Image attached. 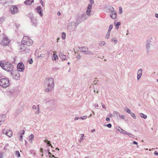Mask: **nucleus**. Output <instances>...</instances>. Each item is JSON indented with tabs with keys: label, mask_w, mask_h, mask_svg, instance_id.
<instances>
[{
	"label": "nucleus",
	"mask_w": 158,
	"mask_h": 158,
	"mask_svg": "<svg viewBox=\"0 0 158 158\" xmlns=\"http://www.w3.org/2000/svg\"><path fill=\"white\" fill-rule=\"evenodd\" d=\"M37 12L39 14L40 16L43 15V9L41 6H39L36 8Z\"/></svg>",
	"instance_id": "dca6fc26"
},
{
	"label": "nucleus",
	"mask_w": 158,
	"mask_h": 158,
	"mask_svg": "<svg viewBox=\"0 0 158 158\" xmlns=\"http://www.w3.org/2000/svg\"><path fill=\"white\" fill-rule=\"evenodd\" d=\"M45 57V54L44 53V54H42L40 55L39 56H38V57L39 58L40 57H41V58H44Z\"/></svg>",
	"instance_id": "58836bf2"
},
{
	"label": "nucleus",
	"mask_w": 158,
	"mask_h": 158,
	"mask_svg": "<svg viewBox=\"0 0 158 158\" xmlns=\"http://www.w3.org/2000/svg\"><path fill=\"white\" fill-rule=\"evenodd\" d=\"M78 119H80V118H77V117H75L74 118V120H78Z\"/></svg>",
	"instance_id": "680f3d73"
},
{
	"label": "nucleus",
	"mask_w": 158,
	"mask_h": 158,
	"mask_svg": "<svg viewBox=\"0 0 158 158\" xmlns=\"http://www.w3.org/2000/svg\"><path fill=\"white\" fill-rule=\"evenodd\" d=\"M44 53L45 54V56L46 57V59H48L50 55L52 54V52L50 51H44Z\"/></svg>",
	"instance_id": "a211bd4d"
},
{
	"label": "nucleus",
	"mask_w": 158,
	"mask_h": 158,
	"mask_svg": "<svg viewBox=\"0 0 158 158\" xmlns=\"http://www.w3.org/2000/svg\"><path fill=\"white\" fill-rule=\"evenodd\" d=\"M131 115V116L135 119H136V117L135 116V114L132 112H131V113L130 114Z\"/></svg>",
	"instance_id": "ea45409f"
},
{
	"label": "nucleus",
	"mask_w": 158,
	"mask_h": 158,
	"mask_svg": "<svg viewBox=\"0 0 158 158\" xmlns=\"http://www.w3.org/2000/svg\"><path fill=\"white\" fill-rule=\"evenodd\" d=\"M94 106L95 108H97L98 107V104H96Z\"/></svg>",
	"instance_id": "69168bd1"
},
{
	"label": "nucleus",
	"mask_w": 158,
	"mask_h": 158,
	"mask_svg": "<svg viewBox=\"0 0 158 158\" xmlns=\"http://www.w3.org/2000/svg\"><path fill=\"white\" fill-rule=\"evenodd\" d=\"M10 12L12 14L14 15L17 14L19 12V10L16 6H13L10 8Z\"/></svg>",
	"instance_id": "6e6552de"
},
{
	"label": "nucleus",
	"mask_w": 158,
	"mask_h": 158,
	"mask_svg": "<svg viewBox=\"0 0 158 158\" xmlns=\"http://www.w3.org/2000/svg\"><path fill=\"white\" fill-rule=\"evenodd\" d=\"M59 56L62 60H68L69 58L68 56L64 55L62 52H60L59 54Z\"/></svg>",
	"instance_id": "f8f14e48"
},
{
	"label": "nucleus",
	"mask_w": 158,
	"mask_h": 158,
	"mask_svg": "<svg viewBox=\"0 0 158 158\" xmlns=\"http://www.w3.org/2000/svg\"><path fill=\"white\" fill-rule=\"evenodd\" d=\"M33 60L32 59H31L29 60V63L30 64H32V63Z\"/></svg>",
	"instance_id": "6e6d98bb"
},
{
	"label": "nucleus",
	"mask_w": 158,
	"mask_h": 158,
	"mask_svg": "<svg viewBox=\"0 0 158 158\" xmlns=\"http://www.w3.org/2000/svg\"><path fill=\"white\" fill-rule=\"evenodd\" d=\"M87 117V116H83L82 117H80V119H85Z\"/></svg>",
	"instance_id": "c03bdc74"
},
{
	"label": "nucleus",
	"mask_w": 158,
	"mask_h": 158,
	"mask_svg": "<svg viewBox=\"0 0 158 158\" xmlns=\"http://www.w3.org/2000/svg\"><path fill=\"white\" fill-rule=\"evenodd\" d=\"M78 24L75 21H73L69 23L68 26V29L70 31H73L76 30Z\"/></svg>",
	"instance_id": "39448f33"
},
{
	"label": "nucleus",
	"mask_w": 158,
	"mask_h": 158,
	"mask_svg": "<svg viewBox=\"0 0 158 158\" xmlns=\"http://www.w3.org/2000/svg\"><path fill=\"white\" fill-rule=\"evenodd\" d=\"M50 143H51L50 141H48V142L47 143V144H48V145H49V146H51L52 148V146L51 145Z\"/></svg>",
	"instance_id": "864d4df0"
},
{
	"label": "nucleus",
	"mask_w": 158,
	"mask_h": 158,
	"mask_svg": "<svg viewBox=\"0 0 158 158\" xmlns=\"http://www.w3.org/2000/svg\"><path fill=\"white\" fill-rule=\"evenodd\" d=\"M25 133V131L23 130H22L21 132H20V133H21L22 135H23Z\"/></svg>",
	"instance_id": "4d7b16f0"
},
{
	"label": "nucleus",
	"mask_w": 158,
	"mask_h": 158,
	"mask_svg": "<svg viewBox=\"0 0 158 158\" xmlns=\"http://www.w3.org/2000/svg\"><path fill=\"white\" fill-rule=\"evenodd\" d=\"M20 138H19V140H22V139H23V135H22L21 133H20Z\"/></svg>",
	"instance_id": "5fc2aeb1"
},
{
	"label": "nucleus",
	"mask_w": 158,
	"mask_h": 158,
	"mask_svg": "<svg viewBox=\"0 0 158 158\" xmlns=\"http://www.w3.org/2000/svg\"><path fill=\"white\" fill-rule=\"evenodd\" d=\"M10 84L9 81L7 78H3L0 80V86L4 88H6Z\"/></svg>",
	"instance_id": "20e7f679"
},
{
	"label": "nucleus",
	"mask_w": 158,
	"mask_h": 158,
	"mask_svg": "<svg viewBox=\"0 0 158 158\" xmlns=\"http://www.w3.org/2000/svg\"><path fill=\"white\" fill-rule=\"evenodd\" d=\"M154 154L155 155L158 156V152L156 151L154 152Z\"/></svg>",
	"instance_id": "052dcab7"
},
{
	"label": "nucleus",
	"mask_w": 158,
	"mask_h": 158,
	"mask_svg": "<svg viewBox=\"0 0 158 158\" xmlns=\"http://www.w3.org/2000/svg\"><path fill=\"white\" fill-rule=\"evenodd\" d=\"M110 10L111 12L110 15V17L113 19H115L117 16L116 11L114 10V9L113 7H111L110 8Z\"/></svg>",
	"instance_id": "0eeeda50"
},
{
	"label": "nucleus",
	"mask_w": 158,
	"mask_h": 158,
	"mask_svg": "<svg viewBox=\"0 0 158 158\" xmlns=\"http://www.w3.org/2000/svg\"><path fill=\"white\" fill-rule=\"evenodd\" d=\"M114 114L116 115L117 116H120V115L119 114L117 111H114Z\"/></svg>",
	"instance_id": "37998d69"
},
{
	"label": "nucleus",
	"mask_w": 158,
	"mask_h": 158,
	"mask_svg": "<svg viewBox=\"0 0 158 158\" xmlns=\"http://www.w3.org/2000/svg\"><path fill=\"white\" fill-rule=\"evenodd\" d=\"M106 126L108 127H109V128H111V127H112V125L110 123H109Z\"/></svg>",
	"instance_id": "8fccbe9b"
},
{
	"label": "nucleus",
	"mask_w": 158,
	"mask_h": 158,
	"mask_svg": "<svg viewBox=\"0 0 158 158\" xmlns=\"http://www.w3.org/2000/svg\"><path fill=\"white\" fill-rule=\"evenodd\" d=\"M5 18L4 17L0 18V24H2L5 21Z\"/></svg>",
	"instance_id": "a878e982"
},
{
	"label": "nucleus",
	"mask_w": 158,
	"mask_h": 158,
	"mask_svg": "<svg viewBox=\"0 0 158 158\" xmlns=\"http://www.w3.org/2000/svg\"><path fill=\"white\" fill-rule=\"evenodd\" d=\"M82 136L80 138V139L79 141V142L81 143L82 140L84 139V134H81Z\"/></svg>",
	"instance_id": "e433bc0d"
},
{
	"label": "nucleus",
	"mask_w": 158,
	"mask_h": 158,
	"mask_svg": "<svg viewBox=\"0 0 158 158\" xmlns=\"http://www.w3.org/2000/svg\"><path fill=\"white\" fill-rule=\"evenodd\" d=\"M2 132L3 134L6 135L8 137H11L12 135V132L11 131L7 130H5V129L2 130Z\"/></svg>",
	"instance_id": "9d476101"
},
{
	"label": "nucleus",
	"mask_w": 158,
	"mask_h": 158,
	"mask_svg": "<svg viewBox=\"0 0 158 158\" xmlns=\"http://www.w3.org/2000/svg\"><path fill=\"white\" fill-rule=\"evenodd\" d=\"M121 24V23L120 22H118L115 25L116 28V29H118L119 28V26Z\"/></svg>",
	"instance_id": "f704fd0d"
},
{
	"label": "nucleus",
	"mask_w": 158,
	"mask_h": 158,
	"mask_svg": "<svg viewBox=\"0 0 158 158\" xmlns=\"http://www.w3.org/2000/svg\"><path fill=\"white\" fill-rule=\"evenodd\" d=\"M39 105H38V110H37V111L36 112V113L37 114H39L40 113V109L39 107Z\"/></svg>",
	"instance_id": "09e8293b"
},
{
	"label": "nucleus",
	"mask_w": 158,
	"mask_h": 158,
	"mask_svg": "<svg viewBox=\"0 0 158 158\" xmlns=\"http://www.w3.org/2000/svg\"><path fill=\"white\" fill-rule=\"evenodd\" d=\"M119 13L120 14H122L123 13L122 8L121 6L119 7Z\"/></svg>",
	"instance_id": "79ce46f5"
},
{
	"label": "nucleus",
	"mask_w": 158,
	"mask_h": 158,
	"mask_svg": "<svg viewBox=\"0 0 158 158\" xmlns=\"http://www.w3.org/2000/svg\"><path fill=\"white\" fill-rule=\"evenodd\" d=\"M82 18H83V20H86L87 19V18L86 17V15L85 14H83L81 15Z\"/></svg>",
	"instance_id": "c756f323"
},
{
	"label": "nucleus",
	"mask_w": 158,
	"mask_h": 158,
	"mask_svg": "<svg viewBox=\"0 0 158 158\" xmlns=\"http://www.w3.org/2000/svg\"><path fill=\"white\" fill-rule=\"evenodd\" d=\"M31 20L34 26H35L37 24L38 22L37 20L36 19L33 18Z\"/></svg>",
	"instance_id": "5701e85b"
},
{
	"label": "nucleus",
	"mask_w": 158,
	"mask_h": 158,
	"mask_svg": "<svg viewBox=\"0 0 158 158\" xmlns=\"http://www.w3.org/2000/svg\"><path fill=\"white\" fill-rule=\"evenodd\" d=\"M17 68L19 72H23L24 70V66L22 63H19L17 65Z\"/></svg>",
	"instance_id": "9b49d317"
},
{
	"label": "nucleus",
	"mask_w": 158,
	"mask_h": 158,
	"mask_svg": "<svg viewBox=\"0 0 158 158\" xmlns=\"http://www.w3.org/2000/svg\"><path fill=\"white\" fill-rule=\"evenodd\" d=\"M6 117V115L5 114L0 115V126L4 123Z\"/></svg>",
	"instance_id": "ddd939ff"
},
{
	"label": "nucleus",
	"mask_w": 158,
	"mask_h": 158,
	"mask_svg": "<svg viewBox=\"0 0 158 158\" xmlns=\"http://www.w3.org/2000/svg\"><path fill=\"white\" fill-rule=\"evenodd\" d=\"M116 129L119 132L123 134H128V132H127L125 131L123 129L118 126H117L116 127Z\"/></svg>",
	"instance_id": "4468645a"
},
{
	"label": "nucleus",
	"mask_w": 158,
	"mask_h": 158,
	"mask_svg": "<svg viewBox=\"0 0 158 158\" xmlns=\"http://www.w3.org/2000/svg\"><path fill=\"white\" fill-rule=\"evenodd\" d=\"M28 17L30 18L31 19V20L33 18V14L32 13H30L28 15Z\"/></svg>",
	"instance_id": "c9c22d12"
},
{
	"label": "nucleus",
	"mask_w": 158,
	"mask_h": 158,
	"mask_svg": "<svg viewBox=\"0 0 158 158\" xmlns=\"http://www.w3.org/2000/svg\"><path fill=\"white\" fill-rule=\"evenodd\" d=\"M85 54H89V55H92L93 54V53L91 52L90 51H87V52H86Z\"/></svg>",
	"instance_id": "49530a36"
},
{
	"label": "nucleus",
	"mask_w": 158,
	"mask_h": 158,
	"mask_svg": "<svg viewBox=\"0 0 158 158\" xmlns=\"http://www.w3.org/2000/svg\"><path fill=\"white\" fill-rule=\"evenodd\" d=\"M124 110L126 112L129 114H130L131 112L130 110L127 107H126L125 108Z\"/></svg>",
	"instance_id": "c85d7f7f"
},
{
	"label": "nucleus",
	"mask_w": 158,
	"mask_h": 158,
	"mask_svg": "<svg viewBox=\"0 0 158 158\" xmlns=\"http://www.w3.org/2000/svg\"><path fill=\"white\" fill-rule=\"evenodd\" d=\"M32 108L33 109H36V107L35 105H33L32 107Z\"/></svg>",
	"instance_id": "bf43d9fd"
},
{
	"label": "nucleus",
	"mask_w": 158,
	"mask_h": 158,
	"mask_svg": "<svg viewBox=\"0 0 158 158\" xmlns=\"http://www.w3.org/2000/svg\"><path fill=\"white\" fill-rule=\"evenodd\" d=\"M34 2L33 0H26L25 2L27 5H29L31 4V3Z\"/></svg>",
	"instance_id": "4be33fe9"
},
{
	"label": "nucleus",
	"mask_w": 158,
	"mask_h": 158,
	"mask_svg": "<svg viewBox=\"0 0 158 158\" xmlns=\"http://www.w3.org/2000/svg\"><path fill=\"white\" fill-rule=\"evenodd\" d=\"M106 120L107 121H109L110 120V119L109 118L107 117L106 118Z\"/></svg>",
	"instance_id": "e2e57ef3"
},
{
	"label": "nucleus",
	"mask_w": 158,
	"mask_h": 158,
	"mask_svg": "<svg viewBox=\"0 0 158 158\" xmlns=\"http://www.w3.org/2000/svg\"><path fill=\"white\" fill-rule=\"evenodd\" d=\"M0 65L3 69L8 72H12L13 71L14 66L9 62L0 63Z\"/></svg>",
	"instance_id": "f03ea898"
},
{
	"label": "nucleus",
	"mask_w": 158,
	"mask_h": 158,
	"mask_svg": "<svg viewBox=\"0 0 158 158\" xmlns=\"http://www.w3.org/2000/svg\"><path fill=\"white\" fill-rule=\"evenodd\" d=\"M9 40L6 37H4L2 41V44L6 46L8 45Z\"/></svg>",
	"instance_id": "6ab92c4d"
},
{
	"label": "nucleus",
	"mask_w": 158,
	"mask_h": 158,
	"mask_svg": "<svg viewBox=\"0 0 158 158\" xmlns=\"http://www.w3.org/2000/svg\"><path fill=\"white\" fill-rule=\"evenodd\" d=\"M66 36V34L65 33L63 32L61 34V38L63 40L65 39Z\"/></svg>",
	"instance_id": "bb28decb"
},
{
	"label": "nucleus",
	"mask_w": 158,
	"mask_h": 158,
	"mask_svg": "<svg viewBox=\"0 0 158 158\" xmlns=\"http://www.w3.org/2000/svg\"><path fill=\"white\" fill-rule=\"evenodd\" d=\"M155 16L156 18H158V14L157 13H156L155 14Z\"/></svg>",
	"instance_id": "0e129e2a"
},
{
	"label": "nucleus",
	"mask_w": 158,
	"mask_h": 158,
	"mask_svg": "<svg viewBox=\"0 0 158 158\" xmlns=\"http://www.w3.org/2000/svg\"><path fill=\"white\" fill-rule=\"evenodd\" d=\"M15 155L18 157H19L20 156V155L19 151H16L15 152Z\"/></svg>",
	"instance_id": "72a5a7b5"
},
{
	"label": "nucleus",
	"mask_w": 158,
	"mask_h": 158,
	"mask_svg": "<svg viewBox=\"0 0 158 158\" xmlns=\"http://www.w3.org/2000/svg\"><path fill=\"white\" fill-rule=\"evenodd\" d=\"M2 157H3V154H2V153L0 155V158H2Z\"/></svg>",
	"instance_id": "338daca9"
},
{
	"label": "nucleus",
	"mask_w": 158,
	"mask_h": 158,
	"mask_svg": "<svg viewBox=\"0 0 158 158\" xmlns=\"http://www.w3.org/2000/svg\"><path fill=\"white\" fill-rule=\"evenodd\" d=\"M102 104V107H103V108H104V109H106V106H105L104 104H103V103H102V104Z\"/></svg>",
	"instance_id": "603ef678"
},
{
	"label": "nucleus",
	"mask_w": 158,
	"mask_h": 158,
	"mask_svg": "<svg viewBox=\"0 0 158 158\" xmlns=\"http://www.w3.org/2000/svg\"><path fill=\"white\" fill-rule=\"evenodd\" d=\"M20 49L22 52H24L26 54L29 53L30 51L29 48L26 47L25 46L23 45H21Z\"/></svg>",
	"instance_id": "1a4fd4ad"
},
{
	"label": "nucleus",
	"mask_w": 158,
	"mask_h": 158,
	"mask_svg": "<svg viewBox=\"0 0 158 158\" xmlns=\"http://www.w3.org/2000/svg\"><path fill=\"white\" fill-rule=\"evenodd\" d=\"M79 49L81 52H85V54L86 52L88 51V48L85 47H80Z\"/></svg>",
	"instance_id": "412c9836"
},
{
	"label": "nucleus",
	"mask_w": 158,
	"mask_h": 158,
	"mask_svg": "<svg viewBox=\"0 0 158 158\" xmlns=\"http://www.w3.org/2000/svg\"><path fill=\"white\" fill-rule=\"evenodd\" d=\"M111 41L112 42H114V44H117L118 42V40L117 38H113L111 40Z\"/></svg>",
	"instance_id": "473e14b6"
},
{
	"label": "nucleus",
	"mask_w": 158,
	"mask_h": 158,
	"mask_svg": "<svg viewBox=\"0 0 158 158\" xmlns=\"http://www.w3.org/2000/svg\"><path fill=\"white\" fill-rule=\"evenodd\" d=\"M34 137V135L33 134H31L29 136V139L30 140H31Z\"/></svg>",
	"instance_id": "de8ad7c7"
},
{
	"label": "nucleus",
	"mask_w": 158,
	"mask_h": 158,
	"mask_svg": "<svg viewBox=\"0 0 158 158\" xmlns=\"http://www.w3.org/2000/svg\"><path fill=\"white\" fill-rule=\"evenodd\" d=\"M92 8V6L91 5V4L90 5H88V6L87 8V10H86V14L88 15L89 16L90 15L91 12V10Z\"/></svg>",
	"instance_id": "2eb2a0df"
},
{
	"label": "nucleus",
	"mask_w": 158,
	"mask_h": 158,
	"mask_svg": "<svg viewBox=\"0 0 158 158\" xmlns=\"http://www.w3.org/2000/svg\"><path fill=\"white\" fill-rule=\"evenodd\" d=\"M10 74L12 76L13 78L15 80H18L19 79L20 74L18 70L15 71L13 70L12 72H11Z\"/></svg>",
	"instance_id": "423d86ee"
},
{
	"label": "nucleus",
	"mask_w": 158,
	"mask_h": 158,
	"mask_svg": "<svg viewBox=\"0 0 158 158\" xmlns=\"http://www.w3.org/2000/svg\"><path fill=\"white\" fill-rule=\"evenodd\" d=\"M80 57H81V56H80V55H79L78 56H77V58L79 59L80 58Z\"/></svg>",
	"instance_id": "774afa93"
},
{
	"label": "nucleus",
	"mask_w": 158,
	"mask_h": 158,
	"mask_svg": "<svg viewBox=\"0 0 158 158\" xmlns=\"http://www.w3.org/2000/svg\"><path fill=\"white\" fill-rule=\"evenodd\" d=\"M140 115L142 118H143L144 119H146L147 118V116L146 115L142 113H141L140 114Z\"/></svg>",
	"instance_id": "7c9ffc66"
},
{
	"label": "nucleus",
	"mask_w": 158,
	"mask_h": 158,
	"mask_svg": "<svg viewBox=\"0 0 158 158\" xmlns=\"http://www.w3.org/2000/svg\"><path fill=\"white\" fill-rule=\"evenodd\" d=\"M45 91L46 92L51 91L54 86V81L53 79L51 77L47 78L45 81Z\"/></svg>",
	"instance_id": "f257e3e1"
},
{
	"label": "nucleus",
	"mask_w": 158,
	"mask_h": 158,
	"mask_svg": "<svg viewBox=\"0 0 158 158\" xmlns=\"http://www.w3.org/2000/svg\"><path fill=\"white\" fill-rule=\"evenodd\" d=\"M146 47L148 50H149L150 48V42L147 41L146 43Z\"/></svg>",
	"instance_id": "393cba45"
},
{
	"label": "nucleus",
	"mask_w": 158,
	"mask_h": 158,
	"mask_svg": "<svg viewBox=\"0 0 158 158\" xmlns=\"http://www.w3.org/2000/svg\"><path fill=\"white\" fill-rule=\"evenodd\" d=\"M142 69H139L137 72V79L139 80V79L142 76Z\"/></svg>",
	"instance_id": "f3484780"
},
{
	"label": "nucleus",
	"mask_w": 158,
	"mask_h": 158,
	"mask_svg": "<svg viewBox=\"0 0 158 158\" xmlns=\"http://www.w3.org/2000/svg\"><path fill=\"white\" fill-rule=\"evenodd\" d=\"M110 32L108 31L107 33V34L106 35V38L107 39H108L109 38V37H110Z\"/></svg>",
	"instance_id": "4c0bfd02"
},
{
	"label": "nucleus",
	"mask_w": 158,
	"mask_h": 158,
	"mask_svg": "<svg viewBox=\"0 0 158 158\" xmlns=\"http://www.w3.org/2000/svg\"><path fill=\"white\" fill-rule=\"evenodd\" d=\"M83 18H82L81 15L78 16L76 18V22L77 24H78V25L79 24V23H80L81 22L83 21Z\"/></svg>",
	"instance_id": "aec40b11"
},
{
	"label": "nucleus",
	"mask_w": 158,
	"mask_h": 158,
	"mask_svg": "<svg viewBox=\"0 0 158 158\" xmlns=\"http://www.w3.org/2000/svg\"><path fill=\"white\" fill-rule=\"evenodd\" d=\"M106 44V42L104 41H100L99 42V45L100 46L102 47Z\"/></svg>",
	"instance_id": "cd10ccee"
},
{
	"label": "nucleus",
	"mask_w": 158,
	"mask_h": 158,
	"mask_svg": "<svg viewBox=\"0 0 158 158\" xmlns=\"http://www.w3.org/2000/svg\"><path fill=\"white\" fill-rule=\"evenodd\" d=\"M53 55L52 59L53 60H56L57 59H58V56L56 55L55 53L54 52H53Z\"/></svg>",
	"instance_id": "b1692460"
},
{
	"label": "nucleus",
	"mask_w": 158,
	"mask_h": 158,
	"mask_svg": "<svg viewBox=\"0 0 158 158\" xmlns=\"http://www.w3.org/2000/svg\"><path fill=\"white\" fill-rule=\"evenodd\" d=\"M113 27V25L112 24L110 25L109 27V28L108 30V31L109 32H110L111 30L112 29Z\"/></svg>",
	"instance_id": "2f4dec72"
},
{
	"label": "nucleus",
	"mask_w": 158,
	"mask_h": 158,
	"mask_svg": "<svg viewBox=\"0 0 158 158\" xmlns=\"http://www.w3.org/2000/svg\"><path fill=\"white\" fill-rule=\"evenodd\" d=\"M90 2V3L88 4V5H90L92 6L93 4L94 3V0H89Z\"/></svg>",
	"instance_id": "a18cd8bd"
},
{
	"label": "nucleus",
	"mask_w": 158,
	"mask_h": 158,
	"mask_svg": "<svg viewBox=\"0 0 158 158\" xmlns=\"http://www.w3.org/2000/svg\"><path fill=\"white\" fill-rule=\"evenodd\" d=\"M120 118H121L123 119H124L125 118V116L123 115H121V116H120Z\"/></svg>",
	"instance_id": "3c124183"
},
{
	"label": "nucleus",
	"mask_w": 158,
	"mask_h": 158,
	"mask_svg": "<svg viewBox=\"0 0 158 158\" xmlns=\"http://www.w3.org/2000/svg\"><path fill=\"white\" fill-rule=\"evenodd\" d=\"M22 44L24 46H30L32 45L33 43V41L27 36L23 37L22 41Z\"/></svg>",
	"instance_id": "7ed1b4c3"
},
{
	"label": "nucleus",
	"mask_w": 158,
	"mask_h": 158,
	"mask_svg": "<svg viewBox=\"0 0 158 158\" xmlns=\"http://www.w3.org/2000/svg\"><path fill=\"white\" fill-rule=\"evenodd\" d=\"M133 143L134 144H136L137 145V147H138V143L137 142H136V141H134L133 142Z\"/></svg>",
	"instance_id": "13d9d810"
},
{
	"label": "nucleus",
	"mask_w": 158,
	"mask_h": 158,
	"mask_svg": "<svg viewBox=\"0 0 158 158\" xmlns=\"http://www.w3.org/2000/svg\"><path fill=\"white\" fill-rule=\"evenodd\" d=\"M127 134H127V135H129V137L131 138H135V136L132 134H130L128 132Z\"/></svg>",
	"instance_id": "a19ab883"
}]
</instances>
